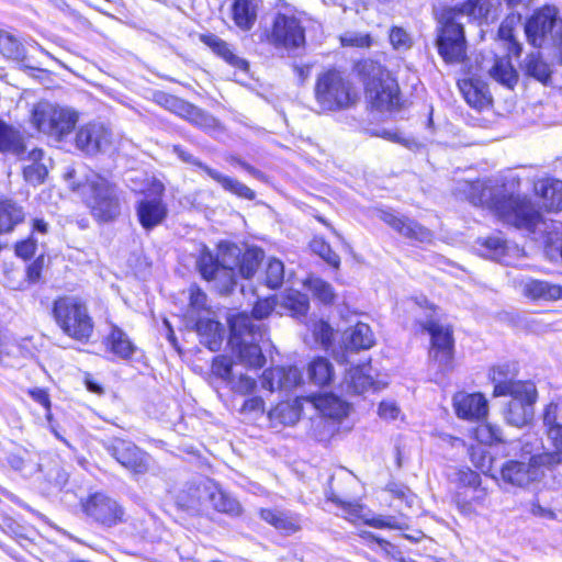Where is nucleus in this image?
Instances as JSON below:
<instances>
[{
    "instance_id": "obj_1",
    "label": "nucleus",
    "mask_w": 562,
    "mask_h": 562,
    "mask_svg": "<svg viewBox=\"0 0 562 562\" xmlns=\"http://www.w3.org/2000/svg\"><path fill=\"white\" fill-rule=\"evenodd\" d=\"M519 180L510 176L501 181L488 179L472 184L471 203L492 211L502 221L521 229L547 236L546 246H555L559 233L549 231L550 225L526 196L516 194Z\"/></svg>"
},
{
    "instance_id": "obj_2",
    "label": "nucleus",
    "mask_w": 562,
    "mask_h": 562,
    "mask_svg": "<svg viewBox=\"0 0 562 562\" xmlns=\"http://www.w3.org/2000/svg\"><path fill=\"white\" fill-rule=\"evenodd\" d=\"M501 12V0H467L460 7L443 9L439 15L437 47L445 61L461 63L465 57L467 42L460 22L462 16L488 22L496 20Z\"/></svg>"
},
{
    "instance_id": "obj_3",
    "label": "nucleus",
    "mask_w": 562,
    "mask_h": 562,
    "mask_svg": "<svg viewBox=\"0 0 562 562\" xmlns=\"http://www.w3.org/2000/svg\"><path fill=\"white\" fill-rule=\"evenodd\" d=\"M263 258L261 248H204L198 268L202 277L214 282L216 290L228 293L235 285L234 268L238 267L244 278H251Z\"/></svg>"
},
{
    "instance_id": "obj_4",
    "label": "nucleus",
    "mask_w": 562,
    "mask_h": 562,
    "mask_svg": "<svg viewBox=\"0 0 562 562\" xmlns=\"http://www.w3.org/2000/svg\"><path fill=\"white\" fill-rule=\"evenodd\" d=\"M490 378L494 383V396H510L505 409V420L515 427H524L533 418L537 400L536 385L529 381H514L504 367L493 368Z\"/></svg>"
},
{
    "instance_id": "obj_5",
    "label": "nucleus",
    "mask_w": 562,
    "mask_h": 562,
    "mask_svg": "<svg viewBox=\"0 0 562 562\" xmlns=\"http://www.w3.org/2000/svg\"><path fill=\"white\" fill-rule=\"evenodd\" d=\"M315 101L324 112L352 108L359 101V92L341 71L329 69L322 72L314 88Z\"/></svg>"
},
{
    "instance_id": "obj_6",
    "label": "nucleus",
    "mask_w": 562,
    "mask_h": 562,
    "mask_svg": "<svg viewBox=\"0 0 562 562\" xmlns=\"http://www.w3.org/2000/svg\"><path fill=\"white\" fill-rule=\"evenodd\" d=\"M53 318L58 328L69 338L80 342L90 339L93 319L86 302L76 295H64L53 302Z\"/></svg>"
},
{
    "instance_id": "obj_7",
    "label": "nucleus",
    "mask_w": 562,
    "mask_h": 562,
    "mask_svg": "<svg viewBox=\"0 0 562 562\" xmlns=\"http://www.w3.org/2000/svg\"><path fill=\"white\" fill-rule=\"evenodd\" d=\"M29 121L37 132L61 142L74 132L79 113L67 105L40 101L32 106Z\"/></svg>"
},
{
    "instance_id": "obj_8",
    "label": "nucleus",
    "mask_w": 562,
    "mask_h": 562,
    "mask_svg": "<svg viewBox=\"0 0 562 562\" xmlns=\"http://www.w3.org/2000/svg\"><path fill=\"white\" fill-rule=\"evenodd\" d=\"M358 68L371 106L379 111L395 109L400 102L398 87L390 72L373 60H364Z\"/></svg>"
},
{
    "instance_id": "obj_9",
    "label": "nucleus",
    "mask_w": 562,
    "mask_h": 562,
    "mask_svg": "<svg viewBox=\"0 0 562 562\" xmlns=\"http://www.w3.org/2000/svg\"><path fill=\"white\" fill-rule=\"evenodd\" d=\"M72 189L81 194L93 216L99 221H111L120 214L115 189L100 175H89L85 183H79Z\"/></svg>"
},
{
    "instance_id": "obj_10",
    "label": "nucleus",
    "mask_w": 562,
    "mask_h": 562,
    "mask_svg": "<svg viewBox=\"0 0 562 562\" xmlns=\"http://www.w3.org/2000/svg\"><path fill=\"white\" fill-rule=\"evenodd\" d=\"M231 337L229 345L237 353L239 361L249 368H260L265 364V357L256 342V326L250 316L245 313L233 315L228 318Z\"/></svg>"
},
{
    "instance_id": "obj_11",
    "label": "nucleus",
    "mask_w": 562,
    "mask_h": 562,
    "mask_svg": "<svg viewBox=\"0 0 562 562\" xmlns=\"http://www.w3.org/2000/svg\"><path fill=\"white\" fill-rule=\"evenodd\" d=\"M525 31L528 42L535 47L562 45V20L553 7L537 11L528 20Z\"/></svg>"
},
{
    "instance_id": "obj_12",
    "label": "nucleus",
    "mask_w": 562,
    "mask_h": 562,
    "mask_svg": "<svg viewBox=\"0 0 562 562\" xmlns=\"http://www.w3.org/2000/svg\"><path fill=\"white\" fill-rule=\"evenodd\" d=\"M420 325L430 335V364L438 371L446 373L452 368L453 338L451 328L434 318L420 322Z\"/></svg>"
},
{
    "instance_id": "obj_13",
    "label": "nucleus",
    "mask_w": 562,
    "mask_h": 562,
    "mask_svg": "<svg viewBox=\"0 0 562 562\" xmlns=\"http://www.w3.org/2000/svg\"><path fill=\"white\" fill-rule=\"evenodd\" d=\"M562 459L558 456L544 454L530 459L529 462L507 461L499 471L501 480L513 486L524 487L542 475L539 464H559Z\"/></svg>"
},
{
    "instance_id": "obj_14",
    "label": "nucleus",
    "mask_w": 562,
    "mask_h": 562,
    "mask_svg": "<svg viewBox=\"0 0 562 562\" xmlns=\"http://www.w3.org/2000/svg\"><path fill=\"white\" fill-rule=\"evenodd\" d=\"M165 186L159 180H151L138 202L136 212L142 226L146 229L158 226L167 217L168 209L162 201Z\"/></svg>"
},
{
    "instance_id": "obj_15",
    "label": "nucleus",
    "mask_w": 562,
    "mask_h": 562,
    "mask_svg": "<svg viewBox=\"0 0 562 562\" xmlns=\"http://www.w3.org/2000/svg\"><path fill=\"white\" fill-rule=\"evenodd\" d=\"M85 514L95 522L112 527L121 522L124 510L119 503L103 493L89 495L81 502Z\"/></svg>"
},
{
    "instance_id": "obj_16",
    "label": "nucleus",
    "mask_w": 562,
    "mask_h": 562,
    "mask_svg": "<svg viewBox=\"0 0 562 562\" xmlns=\"http://www.w3.org/2000/svg\"><path fill=\"white\" fill-rule=\"evenodd\" d=\"M112 143V132L98 122L80 126L76 134V147L88 155L105 151L111 148Z\"/></svg>"
},
{
    "instance_id": "obj_17",
    "label": "nucleus",
    "mask_w": 562,
    "mask_h": 562,
    "mask_svg": "<svg viewBox=\"0 0 562 562\" xmlns=\"http://www.w3.org/2000/svg\"><path fill=\"white\" fill-rule=\"evenodd\" d=\"M106 449L121 465L135 474H144L149 469V456L132 441L113 439Z\"/></svg>"
},
{
    "instance_id": "obj_18",
    "label": "nucleus",
    "mask_w": 562,
    "mask_h": 562,
    "mask_svg": "<svg viewBox=\"0 0 562 562\" xmlns=\"http://www.w3.org/2000/svg\"><path fill=\"white\" fill-rule=\"evenodd\" d=\"M270 40L276 46L296 48L304 44V30L293 15L278 14L273 21Z\"/></svg>"
},
{
    "instance_id": "obj_19",
    "label": "nucleus",
    "mask_w": 562,
    "mask_h": 562,
    "mask_svg": "<svg viewBox=\"0 0 562 562\" xmlns=\"http://www.w3.org/2000/svg\"><path fill=\"white\" fill-rule=\"evenodd\" d=\"M173 151L177 154V156L184 162L192 164L200 169H202L209 177H211L213 180H215L217 183H220L224 190L236 194L239 198L246 199V200H254L256 194L255 192L248 188L246 184L239 182L236 179H233L231 177L224 176L220 173L218 171L207 167L206 165L202 164L200 160L194 158L191 154L186 151L180 146H175Z\"/></svg>"
},
{
    "instance_id": "obj_20",
    "label": "nucleus",
    "mask_w": 562,
    "mask_h": 562,
    "mask_svg": "<svg viewBox=\"0 0 562 562\" xmlns=\"http://www.w3.org/2000/svg\"><path fill=\"white\" fill-rule=\"evenodd\" d=\"M378 216L382 222L405 237L413 238L419 243H431V233L414 221L400 216L389 210L379 211Z\"/></svg>"
},
{
    "instance_id": "obj_21",
    "label": "nucleus",
    "mask_w": 562,
    "mask_h": 562,
    "mask_svg": "<svg viewBox=\"0 0 562 562\" xmlns=\"http://www.w3.org/2000/svg\"><path fill=\"white\" fill-rule=\"evenodd\" d=\"M453 407L459 418L468 420L482 419L488 413L487 400L481 393H457L453 396Z\"/></svg>"
},
{
    "instance_id": "obj_22",
    "label": "nucleus",
    "mask_w": 562,
    "mask_h": 562,
    "mask_svg": "<svg viewBox=\"0 0 562 562\" xmlns=\"http://www.w3.org/2000/svg\"><path fill=\"white\" fill-rule=\"evenodd\" d=\"M302 381L301 372L295 367H277L268 369L261 378V385L271 392L277 390H291Z\"/></svg>"
},
{
    "instance_id": "obj_23",
    "label": "nucleus",
    "mask_w": 562,
    "mask_h": 562,
    "mask_svg": "<svg viewBox=\"0 0 562 562\" xmlns=\"http://www.w3.org/2000/svg\"><path fill=\"white\" fill-rule=\"evenodd\" d=\"M371 371L370 364L350 368L344 378L341 389L349 394H363L370 390H379L380 383L373 379Z\"/></svg>"
},
{
    "instance_id": "obj_24",
    "label": "nucleus",
    "mask_w": 562,
    "mask_h": 562,
    "mask_svg": "<svg viewBox=\"0 0 562 562\" xmlns=\"http://www.w3.org/2000/svg\"><path fill=\"white\" fill-rule=\"evenodd\" d=\"M535 193L548 212L562 210V181L555 178H542L535 183Z\"/></svg>"
},
{
    "instance_id": "obj_25",
    "label": "nucleus",
    "mask_w": 562,
    "mask_h": 562,
    "mask_svg": "<svg viewBox=\"0 0 562 562\" xmlns=\"http://www.w3.org/2000/svg\"><path fill=\"white\" fill-rule=\"evenodd\" d=\"M189 322L201 337V342L210 350L215 351L221 347L224 331L220 322L214 319L213 313Z\"/></svg>"
},
{
    "instance_id": "obj_26",
    "label": "nucleus",
    "mask_w": 562,
    "mask_h": 562,
    "mask_svg": "<svg viewBox=\"0 0 562 562\" xmlns=\"http://www.w3.org/2000/svg\"><path fill=\"white\" fill-rule=\"evenodd\" d=\"M201 42L205 44L216 56L221 57L229 66L241 71L248 70V63L239 57L233 47L214 34H203L200 37Z\"/></svg>"
},
{
    "instance_id": "obj_27",
    "label": "nucleus",
    "mask_w": 562,
    "mask_h": 562,
    "mask_svg": "<svg viewBox=\"0 0 562 562\" xmlns=\"http://www.w3.org/2000/svg\"><path fill=\"white\" fill-rule=\"evenodd\" d=\"M524 294L532 301L562 300V285L544 280L529 279L522 285Z\"/></svg>"
},
{
    "instance_id": "obj_28",
    "label": "nucleus",
    "mask_w": 562,
    "mask_h": 562,
    "mask_svg": "<svg viewBox=\"0 0 562 562\" xmlns=\"http://www.w3.org/2000/svg\"><path fill=\"white\" fill-rule=\"evenodd\" d=\"M459 89L467 103L477 110H482L491 102L487 87L475 79H462L458 82Z\"/></svg>"
},
{
    "instance_id": "obj_29",
    "label": "nucleus",
    "mask_w": 562,
    "mask_h": 562,
    "mask_svg": "<svg viewBox=\"0 0 562 562\" xmlns=\"http://www.w3.org/2000/svg\"><path fill=\"white\" fill-rule=\"evenodd\" d=\"M344 344L350 350H366L374 345V335L366 323H357L345 330Z\"/></svg>"
},
{
    "instance_id": "obj_30",
    "label": "nucleus",
    "mask_w": 562,
    "mask_h": 562,
    "mask_svg": "<svg viewBox=\"0 0 562 562\" xmlns=\"http://www.w3.org/2000/svg\"><path fill=\"white\" fill-rule=\"evenodd\" d=\"M43 158L44 151L40 148H34L29 151L25 158L20 157V159H24L29 162L23 167V176L29 183L40 184L45 180L48 170L43 162Z\"/></svg>"
},
{
    "instance_id": "obj_31",
    "label": "nucleus",
    "mask_w": 562,
    "mask_h": 562,
    "mask_svg": "<svg viewBox=\"0 0 562 562\" xmlns=\"http://www.w3.org/2000/svg\"><path fill=\"white\" fill-rule=\"evenodd\" d=\"M24 150V138L20 130L0 120V151L21 157Z\"/></svg>"
},
{
    "instance_id": "obj_32",
    "label": "nucleus",
    "mask_w": 562,
    "mask_h": 562,
    "mask_svg": "<svg viewBox=\"0 0 562 562\" xmlns=\"http://www.w3.org/2000/svg\"><path fill=\"white\" fill-rule=\"evenodd\" d=\"M456 502L460 512L464 515H472L477 512V508H484L488 503V492L485 487H472L471 495L467 492L458 493Z\"/></svg>"
},
{
    "instance_id": "obj_33",
    "label": "nucleus",
    "mask_w": 562,
    "mask_h": 562,
    "mask_svg": "<svg viewBox=\"0 0 562 562\" xmlns=\"http://www.w3.org/2000/svg\"><path fill=\"white\" fill-rule=\"evenodd\" d=\"M105 345L109 351L121 359L131 358L136 350L135 345L131 341L126 333L117 326H112L110 334L105 338Z\"/></svg>"
},
{
    "instance_id": "obj_34",
    "label": "nucleus",
    "mask_w": 562,
    "mask_h": 562,
    "mask_svg": "<svg viewBox=\"0 0 562 562\" xmlns=\"http://www.w3.org/2000/svg\"><path fill=\"white\" fill-rule=\"evenodd\" d=\"M314 406L326 417L340 419L347 416L349 405L334 394H324L313 400Z\"/></svg>"
},
{
    "instance_id": "obj_35",
    "label": "nucleus",
    "mask_w": 562,
    "mask_h": 562,
    "mask_svg": "<svg viewBox=\"0 0 562 562\" xmlns=\"http://www.w3.org/2000/svg\"><path fill=\"white\" fill-rule=\"evenodd\" d=\"M257 0H234L232 11L235 24L244 30H250L257 19Z\"/></svg>"
},
{
    "instance_id": "obj_36",
    "label": "nucleus",
    "mask_w": 562,
    "mask_h": 562,
    "mask_svg": "<svg viewBox=\"0 0 562 562\" xmlns=\"http://www.w3.org/2000/svg\"><path fill=\"white\" fill-rule=\"evenodd\" d=\"M487 71L494 80L509 89L518 81V74L508 57L495 58Z\"/></svg>"
},
{
    "instance_id": "obj_37",
    "label": "nucleus",
    "mask_w": 562,
    "mask_h": 562,
    "mask_svg": "<svg viewBox=\"0 0 562 562\" xmlns=\"http://www.w3.org/2000/svg\"><path fill=\"white\" fill-rule=\"evenodd\" d=\"M308 380L318 386L330 384L334 379V367L326 358L318 357L312 360L306 369Z\"/></svg>"
},
{
    "instance_id": "obj_38",
    "label": "nucleus",
    "mask_w": 562,
    "mask_h": 562,
    "mask_svg": "<svg viewBox=\"0 0 562 562\" xmlns=\"http://www.w3.org/2000/svg\"><path fill=\"white\" fill-rule=\"evenodd\" d=\"M260 517L276 529L291 533L299 530V520L289 513L277 509H261Z\"/></svg>"
},
{
    "instance_id": "obj_39",
    "label": "nucleus",
    "mask_w": 562,
    "mask_h": 562,
    "mask_svg": "<svg viewBox=\"0 0 562 562\" xmlns=\"http://www.w3.org/2000/svg\"><path fill=\"white\" fill-rule=\"evenodd\" d=\"M280 306L292 317L305 316L310 308L308 297L295 290H289L280 296Z\"/></svg>"
},
{
    "instance_id": "obj_40",
    "label": "nucleus",
    "mask_w": 562,
    "mask_h": 562,
    "mask_svg": "<svg viewBox=\"0 0 562 562\" xmlns=\"http://www.w3.org/2000/svg\"><path fill=\"white\" fill-rule=\"evenodd\" d=\"M522 70L529 77L541 82H547L551 77L550 66L542 59L539 52L526 56L521 65Z\"/></svg>"
},
{
    "instance_id": "obj_41",
    "label": "nucleus",
    "mask_w": 562,
    "mask_h": 562,
    "mask_svg": "<svg viewBox=\"0 0 562 562\" xmlns=\"http://www.w3.org/2000/svg\"><path fill=\"white\" fill-rule=\"evenodd\" d=\"M24 217L21 206L11 200L0 201V234L10 232Z\"/></svg>"
},
{
    "instance_id": "obj_42",
    "label": "nucleus",
    "mask_w": 562,
    "mask_h": 562,
    "mask_svg": "<svg viewBox=\"0 0 562 562\" xmlns=\"http://www.w3.org/2000/svg\"><path fill=\"white\" fill-rule=\"evenodd\" d=\"M303 285L324 304L333 303L336 297L333 286L321 278L311 276L303 281Z\"/></svg>"
},
{
    "instance_id": "obj_43",
    "label": "nucleus",
    "mask_w": 562,
    "mask_h": 562,
    "mask_svg": "<svg viewBox=\"0 0 562 562\" xmlns=\"http://www.w3.org/2000/svg\"><path fill=\"white\" fill-rule=\"evenodd\" d=\"M209 498L212 506L217 512L233 516H237L241 513L239 503L235 498L228 496L222 490L214 488V491L210 492Z\"/></svg>"
},
{
    "instance_id": "obj_44",
    "label": "nucleus",
    "mask_w": 562,
    "mask_h": 562,
    "mask_svg": "<svg viewBox=\"0 0 562 562\" xmlns=\"http://www.w3.org/2000/svg\"><path fill=\"white\" fill-rule=\"evenodd\" d=\"M211 314L212 312L206 308V294L199 288L192 286L190 289V305L187 312L188 321H194Z\"/></svg>"
},
{
    "instance_id": "obj_45",
    "label": "nucleus",
    "mask_w": 562,
    "mask_h": 562,
    "mask_svg": "<svg viewBox=\"0 0 562 562\" xmlns=\"http://www.w3.org/2000/svg\"><path fill=\"white\" fill-rule=\"evenodd\" d=\"M479 255L485 259L499 262L505 266H514V257H517L522 248H479Z\"/></svg>"
},
{
    "instance_id": "obj_46",
    "label": "nucleus",
    "mask_w": 562,
    "mask_h": 562,
    "mask_svg": "<svg viewBox=\"0 0 562 562\" xmlns=\"http://www.w3.org/2000/svg\"><path fill=\"white\" fill-rule=\"evenodd\" d=\"M0 53L13 60H22L25 57L21 43L5 31H0Z\"/></svg>"
},
{
    "instance_id": "obj_47",
    "label": "nucleus",
    "mask_w": 562,
    "mask_h": 562,
    "mask_svg": "<svg viewBox=\"0 0 562 562\" xmlns=\"http://www.w3.org/2000/svg\"><path fill=\"white\" fill-rule=\"evenodd\" d=\"M299 409L288 402L279 403L269 412V418L282 425H293L299 420Z\"/></svg>"
},
{
    "instance_id": "obj_48",
    "label": "nucleus",
    "mask_w": 562,
    "mask_h": 562,
    "mask_svg": "<svg viewBox=\"0 0 562 562\" xmlns=\"http://www.w3.org/2000/svg\"><path fill=\"white\" fill-rule=\"evenodd\" d=\"M474 438L483 445H493L502 441V430L497 425L483 423L474 429Z\"/></svg>"
},
{
    "instance_id": "obj_49",
    "label": "nucleus",
    "mask_w": 562,
    "mask_h": 562,
    "mask_svg": "<svg viewBox=\"0 0 562 562\" xmlns=\"http://www.w3.org/2000/svg\"><path fill=\"white\" fill-rule=\"evenodd\" d=\"M339 40L344 47L369 48L373 44V38L369 33L356 31L345 32Z\"/></svg>"
},
{
    "instance_id": "obj_50",
    "label": "nucleus",
    "mask_w": 562,
    "mask_h": 562,
    "mask_svg": "<svg viewBox=\"0 0 562 562\" xmlns=\"http://www.w3.org/2000/svg\"><path fill=\"white\" fill-rule=\"evenodd\" d=\"M284 279V266L283 262L271 258L269 259L266 268V282L271 289L281 286Z\"/></svg>"
},
{
    "instance_id": "obj_51",
    "label": "nucleus",
    "mask_w": 562,
    "mask_h": 562,
    "mask_svg": "<svg viewBox=\"0 0 562 562\" xmlns=\"http://www.w3.org/2000/svg\"><path fill=\"white\" fill-rule=\"evenodd\" d=\"M520 19H517L515 14L508 16L502 22L498 29V37L505 42H508L510 47L509 50L518 55L520 53V45L514 40V24Z\"/></svg>"
},
{
    "instance_id": "obj_52",
    "label": "nucleus",
    "mask_w": 562,
    "mask_h": 562,
    "mask_svg": "<svg viewBox=\"0 0 562 562\" xmlns=\"http://www.w3.org/2000/svg\"><path fill=\"white\" fill-rule=\"evenodd\" d=\"M48 224L42 218H34L32 224V233L27 240L18 243L15 246H37L44 244V236L48 234Z\"/></svg>"
},
{
    "instance_id": "obj_53",
    "label": "nucleus",
    "mask_w": 562,
    "mask_h": 562,
    "mask_svg": "<svg viewBox=\"0 0 562 562\" xmlns=\"http://www.w3.org/2000/svg\"><path fill=\"white\" fill-rule=\"evenodd\" d=\"M390 43L396 50H407L412 47L413 41L411 35L402 27L394 26L389 34Z\"/></svg>"
},
{
    "instance_id": "obj_54",
    "label": "nucleus",
    "mask_w": 562,
    "mask_h": 562,
    "mask_svg": "<svg viewBox=\"0 0 562 562\" xmlns=\"http://www.w3.org/2000/svg\"><path fill=\"white\" fill-rule=\"evenodd\" d=\"M313 336L316 341H319L324 347H328L334 337V329L330 325L322 319L314 321L311 325Z\"/></svg>"
},
{
    "instance_id": "obj_55",
    "label": "nucleus",
    "mask_w": 562,
    "mask_h": 562,
    "mask_svg": "<svg viewBox=\"0 0 562 562\" xmlns=\"http://www.w3.org/2000/svg\"><path fill=\"white\" fill-rule=\"evenodd\" d=\"M212 372L214 375L229 383L234 376L231 359L224 356L216 357L212 363Z\"/></svg>"
},
{
    "instance_id": "obj_56",
    "label": "nucleus",
    "mask_w": 562,
    "mask_h": 562,
    "mask_svg": "<svg viewBox=\"0 0 562 562\" xmlns=\"http://www.w3.org/2000/svg\"><path fill=\"white\" fill-rule=\"evenodd\" d=\"M471 460L479 470L490 475L491 477L497 480L496 474L492 472V458L488 454H486L483 450H473L471 452Z\"/></svg>"
},
{
    "instance_id": "obj_57",
    "label": "nucleus",
    "mask_w": 562,
    "mask_h": 562,
    "mask_svg": "<svg viewBox=\"0 0 562 562\" xmlns=\"http://www.w3.org/2000/svg\"><path fill=\"white\" fill-rule=\"evenodd\" d=\"M328 498L341 507L345 514V518L349 519L350 521H355L361 517L362 506L360 504L347 503L336 496H329Z\"/></svg>"
},
{
    "instance_id": "obj_58",
    "label": "nucleus",
    "mask_w": 562,
    "mask_h": 562,
    "mask_svg": "<svg viewBox=\"0 0 562 562\" xmlns=\"http://www.w3.org/2000/svg\"><path fill=\"white\" fill-rule=\"evenodd\" d=\"M228 384L232 391L243 395L252 392L256 387V381L243 374H240L237 379L233 376Z\"/></svg>"
},
{
    "instance_id": "obj_59",
    "label": "nucleus",
    "mask_w": 562,
    "mask_h": 562,
    "mask_svg": "<svg viewBox=\"0 0 562 562\" xmlns=\"http://www.w3.org/2000/svg\"><path fill=\"white\" fill-rule=\"evenodd\" d=\"M161 100L165 101V105L173 112L179 113L180 115L191 114L196 112V109L192 108L190 104L184 103L182 100L177 99L171 95H161Z\"/></svg>"
},
{
    "instance_id": "obj_60",
    "label": "nucleus",
    "mask_w": 562,
    "mask_h": 562,
    "mask_svg": "<svg viewBox=\"0 0 562 562\" xmlns=\"http://www.w3.org/2000/svg\"><path fill=\"white\" fill-rule=\"evenodd\" d=\"M456 481L464 486V487H475L481 484L480 475L470 470V469H461L456 472Z\"/></svg>"
},
{
    "instance_id": "obj_61",
    "label": "nucleus",
    "mask_w": 562,
    "mask_h": 562,
    "mask_svg": "<svg viewBox=\"0 0 562 562\" xmlns=\"http://www.w3.org/2000/svg\"><path fill=\"white\" fill-rule=\"evenodd\" d=\"M265 412V402L261 397L255 396L246 400L240 407V413L252 415L254 417L262 415Z\"/></svg>"
},
{
    "instance_id": "obj_62",
    "label": "nucleus",
    "mask_w": 562,
    "mask_h": 562,
    "mask_svg": "<svg viewBox=\"0 0 562 562\" xmlns=\"http://www.w3.org/2000/svg\"><path fill=\"white\" fill-rule=\"evenodd\" d=\"M378 414L385 420H396L401 415V409L393 401H382L379 405Z\"/></svg>"
},
{
    "instance_id": "obj_63",
    "label": "nucleus",
    "mask_w": 562,
    "mask_h": 562,
    "mask_svg": "<svg viewBox=\"0 0 562 562\" xmlns=\"http://www.w3.org/2000/svg\"><path fill=\"white\" fill-rule=\"evenodd\" d=\"M559 411V405L554 403H550L544 409L543 423L548 428L547 432L549 438L552 428L562 427V424L558 423Z\"/></svg>"
},
{
    "instance_id": "obj_64",
    "label": "nucleus",
    "mask_w": 562,
    "mask_h": 562,
    "mask_svg": "<svg viewBox=\"0 0 562 562\" xmlns=\"http://www.w3.org/2000/svg\"><path fill=\"white\" fill-rule=\"evenodd\" d=\"M276 300L274 297H268L261 301H258L252 310V315L256 319L266 318L274 308Z\"/></svg>"
}]
</instances>
